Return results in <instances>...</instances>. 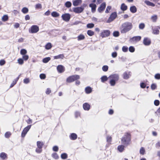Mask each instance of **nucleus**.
I'll list each match as a JSON object with an SVG mask.
<instances>
[{
  "mask_svg": "<svg viewBox=\"0 0 160 160\" xmlns=\"http://www.w3.org/2000/svg\"><path fill=\"white\" fill-rule=\"evenodd\" d=\"M62 19L65 21L68 22L71 16L68 13H65L62 14Z\"/></svg>",
  "mask_w": 160,
  "mask_h": 160,
  "instance_id": "9",
  "label": "nucleus"
},
{
  "mask_svg": "<svg viewBox=\"0 0 160 160\" xmlns=\"http://www.w3.org/2000/svg\"><path fill=\"white\" fill-rule=\"evenodd\" d=\"M87 34L90 36H92L94 34V32L92 31H88Z\"/></svg>",
  "mask_w": 160,
  "mask_h": 160,
  "instance_id": "52",
  "label": "nucleus"
},
{
  "mask_svg": "<svg viewBox=\"0 0 160 160\" xmlns=\"http://www.w3.org/2000/svg\"><path fill=\"white\" fill-rule=\"evenodd\" d=\"M39 27L37 25H32L31 28V30H39Z\"/></svg>",
  "mask_w": 160,
  "mask_h": 160,
  "instance_id": "30",
  "label": "nucleus"
},
{
  "mask_svg": "<svg viewBox=\"0 0 160 160\" xmlns=\"http://www.w3.org/2000/svg\"><path fill=\"white\" fill-rule=\"evenodd\" d=\"M82 0H72V3L75 6L79 5L82 3Z\"/></svg>",
  "mask_w": 160,
  "mask_h": 160,
  "instance_id": "11",
  "label": "nucleus"
},
{
  "mask_svg": "<svg viewBox=\"0 0 160 160\" xmlns=\"http://www.w3.org/2000/svg\"><path fill=\"white\" fill-rule=\"evenodd\" d=\"M139 152L140 154L142 155H144L145 152V150L143 147H141L139 151Z\"/></svg>",
  "mask_w": 160,
  "mask_h": 160,
  "instance_id": "34",
  "label": "nucleus"
},
{
  "mask_svg": "<svg viewBox=\"0 0 160 160\" xmlns=\"http://www.w3.org/2000/svg\"><path fill=\"white\" fill-rule=\"evenodd\" d=\"M90 105L87 103H85L83 104V107L85 110H89L90 108Z\"/></svg>",
  "mask_w": 160,
  "mask_h": 160,
  "instance_id": "15",
  "label": "nucleus"
},
{
  "mask_svg": "<svg viewBox=\"0 0 160 160\" xmlns=\"http://www.w3.org/2000/svg\"><path fill=\"white\" fill-rule=\"evenodd\" d=\"M0 158L2 160H5L7 158V155L4 152H2L0 154Z\"/></svg>",
  "mask_w": 160,
  "mask_h": 160,
  "instance_id": "17",
  "label": "nucleus"
},
{
  "mask_svg": "<svg viewBox=\"0 0 160 160\" xmlns=\"http://www.w3.org/2000/svg\"><path fill=\"white\" fill-rule=\"evenodd\" d=\"M52 157L55 159H57L59 157L57 154L56 153H54L52 155Z\"/></svg>",
  "mask_w": 160,
  "mask_h": 160,
  "instance_id": "38",
  "label": "nucleus"
},
{
  "mask_svg": "<svg viewBox=\"0 0 160 160\" xmlns=\"http://www.w3.org/2000/svg\"><path fill=\"white\" fill-rule=\"evenodd\" d=\"M84 8L82 7L74 8H73L74 12L77 13H79L82 12L84 10Z\"/></svg>",
  "mask_w": 160,
  "mask_h": 160,
  "instance_id": "7",
  "label": "nucleus"
},
{
  "mask_svg": "<svg viewBox=\"0 0 160 160\" xmlns=\"http://www.w3.org/2000/svg\"><path fill=\"white\" fill-rule=\"evenodd\" d=\"M22 12L23 13L26 14L28 12V9L26 7H24L22 9Z\"/></svg>",
  "mask_w": 160,
  "mask_h": 160,
  "instance_id": "33",
  "label": "nucleus"
},
{
  "mask_svg": "<svg viewBox=\"0 0 160 160\" xmlns=\"http://www.w3.org/2000/svg\"><path fill=\"white\" fill-rule=\"evenodd\" d=\"M30 82L29 79L28 78H26L24 79L23 82L25 84H28Z\"/></svg>",
  "mask_w": 160,
  "mask_h": 160,
  "instance_id": "53",
  "label": "nucleus"
},
{
  "mask_svg": "<svg viewBox=\"0 0 160 160\" xmlns=\"http://www.w3.org/2000/svg\"><path fill=\"white\" fill-rule=\"evenodd\" d=\"M11 133L9 132H7L5 134V136L6 138H8L10 137Z\"/></svg>",
  "mask_w": 160,
  "mask_h": 160,
  "instance_id": "49",
  "label": "nucleus"
},
{
  "mask_svg": "<svg viewBox=\"0 0 160 160\" xmlns=\"http://www.w3.org/2000/svg\"><path fill=\"white\" fill-rule=\"evenodd\" d=\"M31 126V125H28L24 128L22 133L21 135L22 137H24L25 136L27 132L30 129Z\"/></svg>",
  "mask_w": 160,
  "mask_h": 160,
  "instance_id": "6",
  "label": "nucleus"
},
{
  "mask_svg": "<svg viewBox=\"0 0 160 160\" xmlns=\"http://www.w3.org/2000/svg\"><path fill=\"white\" fill-rule=\"evenodd\" d=\"M29 58V56L26 54L22 55V59L25 61L27 60Z\"/></svg>",
  "mask_w": 160,
  "mask_h": 160,
  "instance_id": "42",
  "label": "nucleus"
},
{
  "mask_svg": "<svg viewBox=\"0 0 160 160\" xmlns=\"http://www.w3.org/2000/svg\"><path fill=\"white\" fill-rule=\"evenodd\" d=\"M154 77L156 79H160V74L157 73V74H156L154 76Z\"/></svg>",
  "mask_w": 160,
  "mask_h": 160,
  "instance_id": "54",
  "label": "nucleus"
},
{
  "mask_svg": "<svg viewBox=\"0 0 160 160\" xmlns=\"http://www.w3.org/2000/svg\"><path fill=\"white\" fill-rule=\"evenodd\" d=\"M65 5L66 7L69 8L71 7L72 3L68 1L65 3Z\"/></svg>",
  "mask_w": 160,
  "mask_h": 160,
  "instance_id": "36",
  "label": "nucleus"
},
{
  "mask_svg": "<svg viewBox=\"0 0 160 160\" xmlns=\"http://www.w3.org/2000/svg\"><path fill=\"white\" fill-rule=\"evenodd\" d=\"M64 56L63 54H60L58 56H55L54 57V59H63Z\"/></svg>",
  "mask_w": 160,
  "mask_h": 160,
  "instance_id": "29",
  "label": "nucleus"
},
{
  "mask_svg": "<svg viewBox=\"0 0 160 160\" xmlns=\"http://www.w3.org/2000/svg\"><path fill=\"white\" fill-rule=\"evenodd\" d=\"M27 53V51L25 49H22L20 51V54L22 55H26Z\"/></svg>",
  "mask_w": 160,
  "mask_h": 160,
  "instance_id": "35",
  "label": "nucleus"
},
{
  "mask_svg": "<svg viewBox=\"0 0 160 160\" xmlns=\"http://www.w3.org/2000/svg\"><path fill=\"white\" fill-rule=\"evenodd\" d=\"M117 16V13L115 12L112 13L110 16L108 20H107V22L109 23L113 21L116 17Z\"/></svg>",
  "mask_w": 160,
  "mask_h": 160,
  "instance_id": "5",
  "label": "nucleus"
},
{
  "mask_svg": "<svg viewBox=\"0 0 160 160\" xmlns=\"http://www.w3.org/2000/svg\"><path fill=\"white\" fill-rule=\"evenodd\" d=\"M117 56V53L116 52H113L112 53V56L113 58L116 57Z\"/></svg>",
  "mask_w": 160,
  "mask_h": 160,
  "instance_id": "57",
  "label": "nucleus"
},
{
  "mask_svg": "<svg viewBox=\"0 0 160 160\" xmlns=\"http://www.w3.org/2000/svg\"><path fill=\"white\" fill-rule=\"evenodd\" d=\"M128 48L126 46H123L122 48V50L123 52H126L128 50Z\"/></svg>",
  "mask_w": 160,
  "mask_h": 160,
  "instance_id": "55",
  "label": "nucleus"
},
{
  "mask_svg": "<svg viewBox=\"0 0 160 160\" xmlns=\"http://www.w3.org/2000/svg\"><path fill=\"white\" fill-rule=\"evenodd\" d=\"M110 80V83L111 86H114L116 84V82L119 79V76L118 74H114L111 75L109 77Z\"/></svg>",
  "mask_w": 160,
  "mask_h": 160,
  "instance_id": "2",
  "label": "nucleus"
},
{
  "mask_svg": "<svg viewBox=\"0 0 160 160\" xmlns=\"http://www.w3.org/2000/svg\"><path fill=\"white\" fill-rule=\"evenodd\" d=\"M52 47L51 43H48L45 46V48L46 49L48 50L50 49Z\"/></svg>",
  "mask_w": 160,
  "mask_h": 160,
  "instance_id": "31",
  "label": "nucleus"
},
{
  "mask_svg": "<svg viewBox=\"0 0 160 160\" xmlns=\"http://www.w3.org/2000/svg\"><path fill=\"white\" fill-rule=\"evenodd\" d=\"M112 138L110 136H107V142H110L111 141Z\"/></svg>",
  "mask_w": 160,
  "mask_h": 160,
  "instance_id": "64",
  "label": "nucleus"
},
{
  "mask_svg": "<svg viewBox=\"0 0 160 160\" xmlns=\"http://www.w3.org/2000/svg\"><path fill=\"white\" fill-rule=\"evenodd\" d=\"M130 72H125L123 74V78L124 79H127L129 78Z\"/></svg>",
  "mask_w": 160,
  "mask_h": 160,
  "instance_id": "19",
  "label": "nucleus"
},
{
  "mask_svg": "<svg viewBox=\"0 0 160 160\" xmlns=\"http://www.w3.org/2000/svg\"><path fill=\"white\" fill-rule=\"evenodd\" d=\"M23 60L21 58H20L18 60V62L20 65L22 64L23 63Z\"/></svg>",
  "mask_w": 160,
  "mask_h": 160,
  "instance_id": "44",
  "label": "nucleus"
},
{
  "mask_svg": "<svg viewBox=\"0 0 160 160\" xmlns=\"http://www.w3.org/2000/svg\"><path fill=\"white\" fill-rule=\"evenodd\" d=\"M109 34V31H104L102 32L101 36L102 37H104L108 36Z\"/></svg>",
  "mask_w": 160,
  "mask_h": 160,
  "instance_id": "14",
  "label": "nucleus"
},
{
  "mask_svg": "<svg viewBox=\"0 0 160 160\" xmlns=\"http://www.w3.org/2000/svg\"><path fill=\"white\" fill-rule=\"evenodd\" d=\"M51 59V58L50 57H47L44 58L42 60L43 62L44 63H46L48 62Z\"/></svg>",
  "mask_w": 160,
  "mask_h": 160,
  "instance_id": "40",
  "label": "nucleus"
},
{
  "mask_svg": "<svg viewBox=\"0 0 160 160\" xmlns=\"http://www.w3.org/2000/svg\"><path fill=\"white\" fill-rule=\"evenodd\" d=\"M108 78L106 76H104L102 77L101 78V81L102 82H104L108 80Z\"/></svg>",
  "mask_w": 160,
  "mask_h": 160,
  "instance_id": "39",
  "label": "nucleus"
},
{
  "mask_svg": "<svg viewBox=\"0 0 160 160\" xmlns=\"http://www.w3.org/2000/svg\"><path fill=\"white\" fill-rule=\"evenodd\" d=\"M151 19L153 22H156L157 19V16L156 15H154L152 16L151 17Z\"/></svg>",
  "mask_w": 160,
  "mask_h": 160,
  "instance_id": "37",
  "label": "nucleus"
},
{
  "mask_svg": "<svg viewBox=\"0 0 160 160\" xmlns=\"http://www.w3.org/2000/svg\"><path fill=\"white\" fill-rule=\"evenodd\" d=\"M68 157L66 153H63L61 154V157L62 159H66Z\"/></svg>",
  "mask_w": 160,
  "mask_h": 160,
  "instance_id": "43",
  "label": "nucleus"
},
{
  "mask_svg": "<svg viewBox=\"0 0 160 160\" xmlns=\"http://www.w3.org/2000/svg\"><path fill=\"white\" fill-rule=\"evenodd\" d=\"M106 6V3L105 2H103L98 8V11L99 12L101 13L104 10Z\"/></svg>",
  "mask_w": 160,
  "mask_h": 160,
  "instance_id": "8",
  "label": "nucleus"
},
{
  "mask_svg": "<svg viewBox=\"0 0 160 160\" xmlns=\"http://www.w3.org/2000/svg\"><path fill=\"white\" fill-rule=\"evenodd\" d=\"M124 147L122 145H120L118 146V149L120 152H122L124 149Z\"/></svg>",
  "mask_w": 160,
  "mask_h": 160,
  "instance_id": "25",
  "label": "nucleus"
},
{
  "mask_svg": "<svg viewBox=\"0 0 160 160\" xmlns=\"http://www.w3.org/2000/svg\"><path fill=\"white\" fill-rule=\"evenodd\" d=\"M154 104L156 106H158L159 104V101L158 100H155L154 102Z\"/></svg>",
  "mask_w": 160,
  "mask_h": 160,
  "instance_id": "62",
  "label": "nucleus"
},
{
  "mask_svg": "<svg viewBox=\"0 0 160 160\" xmlns=\"http://www.w3.org/2000/svg\"><path fill=\"white\" fill-rule=\"evenodd\" d=\"M94 24L93 23H89L87 25V27L89 28H91L93 27Z\"/></svg>",
  "mask_w": 160,
  "mask_h": 160,
  "instance_id": "47",
  "label": "nucleus"
},
{
  "mask_svg": "<svg viewBox=\"0 0 160 160\" xmlns=\"http://www.w3.org/2000/svg\"><path fill=\"white\" fill-rule=\"evenodd\" d=\"M113 35L114 37H118L119 35V32L117 31H115L113 33Z\"/></svg>",
  "mask_w": 160,
  "mask_h": 160,
  "instance_id": "50",
  "label": "nucleus"
},
{
  "mask_svg": "<svg viewBox=\"0 0 160 160\" xmlns=\"http://www.w3.org/2000/svg\"><path fill=\"white\" fill-rule=\"evenodd\" d=\"M102 69L103 71L104 72H106L108 69V66L105 65L103 66L102 68Z\"/></svg>",
  "mask_w": 160,
  "mask_h": 160,
  "instance_id": "46",
  "label": "nucleus"
},
{
  "mask_svg": "<svg viewBox=\"0 0 160 160\" xmlns=\"http://www.w3.org/2000/svg\"><path fill=\"white\" fill-rule=\"evenodd\" d=\"M132 24L129 22H126L122 25V28L123 30H129L132 28Z\"/></svg>",
  "mask_w": 160,
  "mask_h": 160,
  "instance_id": "3",
  "label": "nucleus"
},
{
  "mask_svg": "<svg viewBox=\"0 0 160 160\" xmlns=\"http://www.w3.org/2000/svg\"><path fill=\"white\" fill-rule=\"evenodd\" d=\"M89 6L91 8V11L92 13H94L96 11V5L94 3H90Z\"/></svg>",
  "mask_w": 160,
  "mask_h": 160,
  "instance_id": "10",
  "label": "nucleus"
},
{
  "mask_svg": "<svg viewBox=\"0 0 160 160\" xmlns=\"http://www.w3.org/2000/svg\"><path fill=\"white\" fill-rule=\"evenodd\" d=\"M145 2L147 5L148 6H151L152 7H154L155 6V4L154 3L150 2L149 1H145Z\"/></svg>",
  "mask_w": 160,
  "mask_h": 160,
  "instance_id": "26",
  "label": "nucleus"
},
{
  "mask_svg": "<svg viewBox=\"0 0 160 160\" xmlns=\"http://www.w3.org/2000/svg\"><path fill=\"white\" fill-rule=\"evenodd\" d=\"M5 61L3 60L2 59L0 60V65L2 66L5 63Z\"/></svg>",
  "mask_w": 160,
  "mask_h": 160,
  "instance_id": "56",
  "label": "nucleus"
},
{
  "mask_svg": "<svg viewBox=\"0 0 160 160\" xmlns=\"http://www.w3.org/2000/svg\"><path fill=\"white\" fill-rule=\"evenodd\" d=\"M53 150L54 151L57 152L58 151V148L57 146H54L52 148Z\"/></svg>",
  "mask_w": 160,
  "mask_h": 160,
  "instance_id": "59",
  "label": "nucleus"
},
{
  "mask_svg": "<svg viewBox=\"0 0 160 160\" xmlns=\"http://www.w3.org/2000/svg\"><path fill=\"white\" fill-rule=\"evenodd\" d=\"M127 9V6L124 3H122L121 6V9L123 11L126 10Z\"/></svg>",
  "mask_w": 160,
  "mask_h": 160,
  "instance_id": "24",
  "label": "nucleus"
},
{
  "mask_svg": "<svg viewBox=\"0 0 160 160\" xmlns=\"http://www.w3.org/2000/svg\"><path fill=\"white\" fill-rule=\"evenodd\" d=\"M85 37L84 35L82 34H80L78 37V41L82 40L84 39Z\"/></svg>",
  "mask_w": 160,
  "mask_h": 160,
  "instance_id": "32",
  "label": "nucleus"
},
{
  "mask_svg": "<svg viewBox=\"0 0 160 160\" xmlns=\"http://www.w3.org/2000/svg\"><path fill=\"white\" fill-rule=\"evenodd\" d=\"M111 6H108L107 7L106 11H105V12L106 13H108L109 12V11L111 10Z\"/></svg>",
  "mask_w": 160,
  "mask_h": 160,
  "instance_id": "48",
  "label": "nucleus"
},
{
  "mask_svg": "<svg viewBox=\"0 0 160 160\" xmlns=\"http://www.w3.org/2000/svg\"><path fill=\"white\" fill-rule=\"evenodd\" d=\"M52 16L54 17H57L59 16V14L56 12H53L51 13Z\"/></svg>",
  "mask_w": 160,
  "mask_h": 160,
  "instance_id": "28",
  "label": "nucleus"
},
{
  "mask_svg": "<svg viewBox=\"0 0 160 160\" xmlns=\"http://www.w3.org/2000/svg\"><path fill=\"white\" fill-rule=\"evenodd\" d=\"M151 87L152 90H154L156 88L157 85L155 84H152L151 85Z\"/></svg>",
  "mask_w": 160,
  "mask_h": 160,
  "instance_id": "61",
  "label": "nucleus"
},
{
  "mask_svg": "<svg viewBox=\"0 0 160 160\" xmlns=\"http://www.w3.org/2000/svg\"><path fill=\"white\" fill-rule=\"evenodd\" d=\"M37 144L38 148H42L44 145V143L40 141L37 142Z\"/></svg>",
  "mask_w": 160,
  "mask_h": 160,
  "instance_id": "18",
  "label": "nucleus"
},
{
  "mask_svg": "<svg viewBox=\"0 0 160 160\" xmlns=\"http://www.w3.org/2000/svg\"><path fill=\"white\" fill-rule=\"evenodd\" d=\"M143 43L145 45H149L151 43V41L149 38H146L143 40Z\"/></svg>",
  "mask_w": 160,
  "mask_h": 160,
  "instance_id": "12",
  "label": "nucleus"
},
{
  "mask_svg": "<svg viewBox=\"0 0 160 160\" xmlns=\"http://www.w3.org/2000/svg\"><path fill=\"white\" fill-rule=\"evenodd\" d=\"M145 24L144 23H141L139 25V28L140 29H143L145 27Z\"/></svg>",
  "mask_w": 160,
  "mask_h": 160,
  "instance_id": "45",
  "label": "nucleus"
},
{
  "mask_svg": "<svg viewBox=\"0 0 160 160\" xmlns=\"http://www.w3.org/2000/svg\"><path fill=\"white\" fill-rule=\"evenodd\" d=\"M80 77L78 75H74L70 76L67 79V82H71L75 80L79 79Z\"/></svg>",
  "mask_w": 160,
  "mask_h": 160,
  "instance_id": "4",
  "label": "nucleus"
},
{
  "mask_svg": "<svg viewBox=\"0 0 160 160\" xmlns=\"http://www.w3.org/2000/svg\"><path fill=\"white\" fill-rule=\"evenodd\" d=\"M57 69L59 73H62L64 71V68L63 66L59 65L57 67Z\"/></svg>",
  "mask_w": 160,
  "mask_h": 160,
  "instance_id": "13",
  "label": "nucleus"
},
{
  "mask_svg": "<svg viewBox=\"0 0 160 160\" xmlns=\"http://www.w3.org/2000/svg\"><path fill=\"white\" fill-rule=\"evenodd\" d=\"M77 138V135L75 133H72L70 136V138L72 140H74L76 139Z\"/></svg>",
  "mask_w": 160,
  "mask_h": 160,
  "instance_id": "22",
  "label": "nucleus"
},
{
  "mask_svg": "<svg viewBox=\"0 0 160 160\" xmlns=\"http://www.w3.org/2000/svg\"><path fill=\"white\" fill-rule=\"evenodd\" d=\"M130 11L132 13H135L137 12V8L134 6H131L130 8Z\"/></svg>",
  "mask_w": 160,
  "mask_h": 160,
  "instance_id": "20",
  "label": "nucleus"
},
{
  "mask_svg": "<svg viewBox=\"0 0 160 160\" xmlns=\"http://www.w3.org/2000/svg\"><path fill=\"white\" fill-rule=\"evenodd\" d=\"M141 37L140 36H138L133 37L131 40L134 42H137L140 41L141 39Z\"/></svg>",
  "mask_w": 160,
  "mask_h": 160,
  "instance_id": "16",
  "label": "nucleus"
},
{
  "mask_svg": "<svg viewBox=\"0 0 160 160\" xmlns=\"http://www.w3.org/2000/svg\"><path fill=\"white\" fill-rule=\"evenodd\" d=\"M129 51L131 52H133L135 51L134 48L132 46H130L129 48Z\"/></svg>",
  "mask_w": 160,
  "mask_h": 160,
  "instance_id": "51",
  "label": "nucleus"
},
{
  "mask_svg": "<svg viewBox=\"0 0 160 160\" xmlns=\"http://www.w3.org/2000/svg\"><path fill=\"white\" fill-rule=\"evenodd\" d=\"M35 8L37 9H41L42 8V5L40 3H38L35 6Z\"/></svg>",
  "mask_w": 160,
  "mask_h": 160,
  "instance_id": "41",
  "label": "nucleus"
},
{
  "mask_svg": "<svg viewBox=\"0 0 160 160\" xmlns=\"http://www.w3.org/2000/svg\"><path fill=\"white\" fill-rule=\"evenodd\" d=\"M131 141V135L129 133H126L121 139V142L125 146H127L130 144Z\"/></svg>",
  "mask_w": 160,
  "mask_h": 160,
  "instance_id": "1",
  "label": "nucleus"
},
{
  "mask_svg": "<svg viewBox=\"0 0 160 160\" xmlns=\"http://www.w3.org/2000/svg\"><path fill=\"white\" fill-rule=\"evenodd\" d=\"M40 77L41 79H44L46 78V75L44 74H41L40 75Z\"/></svg>",
  "mask_w": 160,
  "mask_h": 160,
  "instance_id": "58",
  "label": "nucleus"
},
{
  "mask_svg": "<svg viewBox=\"0 0 160 160\" xmlns=\"http://www.w3.org/2000/svg\"><path fill=\"white\" fill-rule=\"evenodd\" d=\"M75 115L76 118H77L80 116V113L79 112H76L75 113Z\"/></svg>",
  "mask_w": 160,
  "mask_h": 160,
  "instance_id": "63",
  "label": "nucleus"
},
{
  "mask_svg": "<svg viewBox=\"0 0 160 160\" xmlns=\"http://www.w3.org/2000/svg\"><path fill=\"white\" fill-rule=\"evenodd\" d=\"M19 78V76H18V78H17L15 80L13 81L12 83L11 84L10 86V88H12L13 87L14 85H15L16 83L18 80Z\"/></svg>",
  "mask_w": 160,
  "mask_h": 160,
  "instance_id": "23",
  "label": "nucleus"
},
{
  "mask_svg": "<svg viewBox=\"0 0 160 160\" xmlns=\"http://www.w3.org/2000/svg\"><path fill=\"white\" fill-rule=\"evenodd\" d=\"M8 19V16L7 15H3L2 18V20L4 22L7 21Z\"/></svg>",
  "mask_w": 160,
  "mask_h": 160,
  "instance_id": "27",
  "label": "nucleus"
},
{
  "mask_svg": "<svg viewBox=\"0 0 160 160\" xmlns=\"http://www.w3.org/2000/svg\"><path fill=\"white\" fill-rule=\"evenodd\" d=\"M85 92L87 94L90 93L92 92V88L89 87H87L85 88Z\"/></svg>",
  "mask_w": 160,
  "mask_h": 160,
  "instance_id": "21",
  "label": "nucleus"
},
{
  "mask_svg": "<svg viewBox=\"0 0 160 160\" xmlns=\"http://www.w3.org/2000/svg\"><path fill=\"white\" fill-rule=\"evenodd\" d=\"M42 148H37L36 149V152L38 153H40L42 152Z\"/></svg>",
  "mask_w": 160,
  "mask_h": 160,
  "instance_id": "60",
  "label": "nucleus"
}]
</instances>
